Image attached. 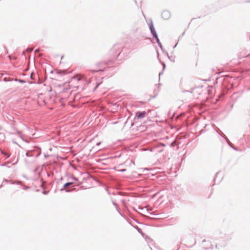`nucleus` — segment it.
<instances>
[{"mask_svg":"<svg viewBox=\"0 0 250 250\" xmlns=\"http://www.w3.org/2000/svg\"><path fill=\"white\" fill-rule=\"evenodd\" d=\"M83 78H84L83 76L80 74V75H78L76 77H74L73 78V80L74 81H79L81 80H82Z\"/></svg>","mask_w":250,"mask_h":250,"instance_id":"obj_4","label":"nucleus"},{"mask_svg":"<svg viewBox=\"0 0 250 250\" xmlns=\"http://www.w3.org/2000/svg\"><path fill=\"white\" fill-rule=\"evenodd\" d=\"M38 103L41 106L46 104V102L44 100V98L42 97H40L39 98Z\"/></svg>","mask_w":250,"mask_h":250,"instance_id":"obj_2","label":"nucleus"},{"mask_svg":"<svg viewBox=\"0 0 250 250\" xmlns=\"http://www.w3.org/2000/svg\"><path fill=\"white\" fill-rule=\"evenodd\" d=\"M105 65H106L105 63H98L97 64L98 69L94 71V72H98V71H103L105 67Z\"/></svg>","mask_w":250,"mask_h":250,"instance_id":"obj_1","label":"nucleus"},{"mask_svg":"<svg viewBox=\"0 0 250 250\" xmlns=\"http://www.w3.org/2000/svg\"><path fill=\"white\" fill-rule=\"evenodd\" d=\"M150 30H151L152 34H153V36L154 37H155L156 38H157V34L155 32L154 28L153 27H150Z\"/></svg>","mask_w":250,"mask_h":250,"instance_id":"obj_5","label":"nucleus"},{"mask_svg":"<svg viewBox=\"0 0 250 250\" xmlns=\"http://www.w3.org/2000/svg\"><path fill=\"white\" fill-rule=\"evenodd\" d=\"M146 115V112L145 111H143L142 112H137L136 113V116L138 119L143 118L145 117Z\"/></svg>","mask_w":250,"mask_h":250,"instance_id":"obj_3","label":"nucleus"},{"mask_svg":"<svg viewBox=\"0 0 250 250\" xmlns=\"http://www.w3.org/2000/svg\"><path fill=\"white\" fill-rule=\"evenodd\" d=\"M72 184V183L69 182L65 184L63 186V190L65 189L68 186Z\"/></svg>","mask_w":250,"mask_h":250,"instance_id":"obj_6","label":"nucleus"}]
</instances>
